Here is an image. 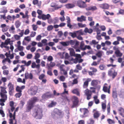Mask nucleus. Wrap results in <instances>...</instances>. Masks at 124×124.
I'll use <instances>...</instances> for the list:
<instances>
[{"label": "nucleus", "instance_id": "obj_1", "mask_svg": "<svg viewBox=\"0 0 124 124\" xmlns=\"http://www.w3.org/2000/svg\"><path fill=\"white\" fill-rule=\"evenodd\" d=\"M38 98L36 97H34L29 100L27 103L26 111L27 112L30 111L31 109L34 107V105L36 102L38 101Z\"/></svg>", "mask_w": 124, "mask_h": 124}, {"label": "nucleus", "instance_id": "obj_2", "mask_svg": "<svg viewBox=\"0 0 124 124\" xmlns=\"http://www.w3.org/2000/svg\"><path fill=\"white\" fill-rule=\"evenodd\" d=\"M43 111L41 108L39 107L35 108L33 111V116L35 117L38 116L39 119H41L42 116Z\"/></svg>", "mask_w": 124, "mask_h": 124}, {"label": "nucleus", "instance_id": "obj_3", "mask_svg": "<svg viewBox=\"0 0 124 124\" xmlns=\"http://www.w3.org/2000/svg\"><path fill=\"white\" fill-rule=\"evenodd\" d=\"M80 111L83 113V115H81L80 116L82 118L86 117L88 116L89 111L87 108H81L80 109Z\"/></svg>", "mask_w": 124, "mask_h": 124}, {"label": "nucleus", "instance_id": "obj_4", "mask_svg": "<svg viewBox=\"0 0 124 124\" xmlns=\"http://www.w3.org/2000/svg\"><path fill=\"white\" fill-rule=\"evenodd\" d=\"M38 90V87L34 86L31 87L30 89L28 90V92L29 94L31 95H34L36 94Z\"/></svg>", "mask_w": 124, "mask_h": 124}, {"label": "nucleus", "instance_id": "obj_5", "mask_svg": "<svg viewBox=\"0 0 124 124\" xmlns=\"http://www.w3.org/2000/svg\"><path fill=\"white\" fill-rule=\"evenodd\" d=\"M99 83H100L98 80H93L92 81L91 85L92 86L96 87V89L99 90L101 88V86L98 85Z\"/></svg>", "mask_w": 124, "mask_h": 124}, {"label": "nucleus", "instance_id": "obj_6", "mask_svg": "<svg viewBox=\"0 0 124 124\" xmlns=\"http://www.w3.org/2000/svg\"><path fill=\"white\" fill-rule=\"evenodd\" d=\"M78 102L79 100L78 98L75 96H73L72 105L71 106V108H73L76 107L78 105Z\"/></svg>", "mask_w": 124, "mask_h": 124}, {"label": "nucleus", "instance_id": "obj_7", "mask_svg": "<svg viewBox=\"0 0 124 124\" xmlns=\"http://www.w3.org/2000/svg\"><path fill=\"white\" fill-rule=\"evenodd\" d=\"M110 85H108L107 84L105 83L103 87V90L104 92L108 93L110 94Z\"/></svg>", "mask_w": 124, "mask_h": 124}, {"label": "nucleus", "instance_id": "obj_8", "mask_svg": "<svg viewBox=\"0 0 124 124\" xmlns=\"http://www.w3.org/2000/svg\"><path fill=\"white\" fill-rule=\"evenodd\" d=\"M84 93L85 95L87 96L86 99L87 100H89L91 98L92 94L91 91L86 89L84 91Z\"/></svg>", "mask_w": 124, "mask_h": 124}, {"label": "nucleus", "instance_id": "obj_9", "mask_svg": "<svg viewBox=\"0 0 124 124\" xmlns=\"http://www.w3.org/2000/svg\"><path fill=\"white\" fill-rule=\"evenodd\" d=\"M8 88L9 94L10 95H13V93L14 90V85L12 83L9 82L8 85Z\"/></svg>", "mask_w": 124, "mask_h": 124}, {"label": "nucleus", "instance_id": "obj_10", "mask_svg": "<svg viewBox=\"0 0 124 124\" xmlns=\"http://www.w3.org/2000/svg\"><path fill=\"white\" fill-rule=\"evenodd\" d=\"M77 4L78 6L81 8H84L86 6L85 2L81 0H79L78 1Z\"/></svg>", "mask_w": 124, "mask_h": 124}, {"label": "nucleus", "instance_id": "obj_11", "mask_svg": "<svg viewBox=\"0 0 124 124\" xmlns=\"http://www.w3.org/2000/svg\"><path fill=\"white\" fill-rule=\"evenodd\" d=\"M25 80L28 79H32L33 78V75L31 73H29L28 72H26L24 74Z\"/></svg>", "mask_w": 124, "mask_h": 124}, {"label": "nucleus", "instance_id": "obj_12", "mask_svg": "<svg viewBox=\"0 0 124 124\" xmlns=\"http://www.w3.org/2000/svg\"><path fill=\"white\" fill-rule=\"evenodd\" d=\"M91 79L90 78H87L86 79L83 84V88H86L87 87L89 84V82L91 81Z\"/></svg>", "mask_w": 124, "mask_h": 124}, {"label": "nucleus", "instance_id": "obj_13", "mask_svg": "<svg viewBox=\"0 0 124 124\" xmlns=\"http://www.w3.org/2000/svg\"><path fill=\"white\" fill-rule=\"evenodd\" d=\"M51 95L49 92H47L42 95V97L43 99H45L50 97Z\"/></svg>", "mask_w": 124, "mask_h": 124}, {"label": "nucleus", "instance_id": "obj_14", "mask_svg": "<svg viewBox=\"0 0 124 124\" xmlns=\"http://www.w3.org/2000/svg\"><path fill=\"white\" fill-rule=\"evenodd\" d=\"M112 91V97L114 98H116L117 96V93L116 88H113Z\"/></svg>", "mask_w": 124, "mask_h": 124}, {"label": "nucleus", "instance_id": "obj_15", "mask_svg": "<svg viewBox=\"0 0 124 124\" xmlns=\"http://www.w3.org/2000/svg\"><path fill=\"white\" fill-rule=\"evenodd\" d=\"M109 7V5L107 3H103L100 5V7L101 8L105 9H108Z\"/></svg>", "mask_w": 124, "mask_h": 124}, {"label": "nucleus", "instance_id": "obj_16", "mask_svg": "<svg viewBox=\"0 0 124 124\" xmlns=\"http://www.w3.org/2000/svg\"><path fill=\"white\" fill-rule=\"evenodd\" d=\"M77 20L78 21L80 22H82L83 21H85L86 20V17L82 15L80 17H78Z\"/></svg>", "mask_w": 124, "mask_h": 124}, {"label": "nucleus", "instance_id": "obj_17", "mask_svg": "<svg viewBox=\"0 0 124 124\" xmlns=\"http://www.w3.org/2000/svg\"><path fill=\"white\" fill-rule=\"evenodd\" d=\"M51 16L49 14H48L46 15L43 14L41 15L42 19L43 20H45L46 19H48Z\"/></svg>", "mask_w": 124, "mask_h": 124}, {"label": "nucleus", "instance_id": "obj_18", "mask_svg": "<svg viewBox=\"0 0 124 124\" xmlns=\"http://www.w3.org/2000/svg\"><path fill=\"white\" fill-rule=\"evenodd\" d=\"M25 86V85H23L21 87H20L19 86H17L16 88V91L19 92L21 93L22 90L24 89Z\"/></svg>", "mask_w": 124, "mask_h": 124}, {"label": "nucleus", "instance_id": "obj_19", "mask_svg": "<svg viewBox=\"0 0 124 124\" xmlns=\"http://www.w3.org/2000/svg\"><path fill=\"white\" fill-rule=\"evenodd\" d=\"M32 3L34 5H37L39 7H40L41 6V1L39 2L38 0H33Z\"/></svg>", "mask_w": 124, "mask_h": 124}, {"label": "nucleus", "instance_id": "obj_20", "mask_svg": "<svg viewBox=\"0 0 124 124\" xmlns=\"http://www.w3.org/2000/svg\"><path fill=\"white\" fill-rule=\"evenodd\" d=\"M57 5L55 3H52L51 4V7L54 8V9L55 10H57L61 8L62 7V5L57 6Z\"/></svg>", "mask_w": 124, "mask_h": 124}, {"label": "nucleus", "instance_id": "obj_21", "mask_svg": "<svg viewBox=\"0 0 124 124\" xmlns=\"http://www.w3.org/2000/svg\"><path fill=\"white\" fill-rule=\"evenodd\" d=\"M97 9V8L96 6H90L87 7L86 8V9L87 11L92 10L93 11Z\"/></svg>", "mask_w": 124, "mask_h": 124}, {"label": "nucleus", "instance_id": "obj_22", "mask_svg": "<svg viewBox=\"0 0 124 124\" xmlns=\"http://www.w3.org/2000/svg\"><path fill=\"white\" fill-rule=\"evenodd\" d=\"M72 93L76 94L78 96H80V94L79 89L78 88L74 89L72 91Z\"/></svg>", "mask_w": 124, "mask_h": 124}, {"label": "nucleus", "instance_id": "obj_23", "mask_svg": "<svg viewBox=\"0 0 124 124\" xmlns=\"http://www.w3.org/2000/svg\"><path fill=\"white\" fill-rule=\"evenodd\" d=\"M21 63L24 64L25 66H28L31 64V61L30 60L29 61L27 62H26V61L25 60H23L21 61Z\"/></svg>", "mask_w": 124, "mask_h": 124}, {"label": "nucleus", "instance_id": "obj_24", "mask_svg": "<svg viewBox=\"0 0 124 124\" xmlns=\"http://www.w3.org/2000/svg\"><path fill=\"white\" fill-rule=\"evenodd\" d=\"M14 102L13 101H11L9 102V105L11 107V111L12 112L15 109V107L14 106Z\"/></svg>", "mask_w": 124, "mask_h": 124}, {"label": "nucleus", "instance_id": "obj_25", "mask_svg": "<svg viewBox=\"0 0 124 124\" xmlns=\"http://www.w3.org/2000/svg\"><path fill=\"white\" fill-rule=\"evenodd\" d=\"M31 67L32 68H36L39 69L40 68V65L39 64H38L36 65L35 62H33L32 63Z\"/></svg>", "mask_w": 124, "mask_h": 124}, {"label": "nucleus", "instance_id": "obj_26", "mask_svg": "<svg viewBox=\"0 0 124 124\" xmlns=\"http://www.w3.org/2000/svg\"><path fill=\"white\" fill-rule=\"evenodd\" d=\"M118 111L120 115L123 117H124V109L122 108H120L118 109Z\"/></svg>", "mask_w": 124, "mask_h": 124}, {"label": "nucleus", "instance_id": "obj_27", "mask_svg": "<svg viewBox=\"0 0 124 124\" xmlns=\"http://www.w3.org/2000/svg\"><path fill=\"white\" fill-rule=\"evenodd\" d=\"M65 6L66 8L70 9L73 8L75 6L74 4L68 3L65 5Z\"/></svg>", "mask_w": 124, "mask_h": 124}, {"label": "nucleus", "instance_id": "obj_28", "mask_svg": "<svg viewBox=\"0 0 124 124\" xmlns=\"http://www.w3.org/2000/svg\"><path fill=\"white\" fill-rule=\"evenodd\" d=\"M67 26L70 28L71 29L72 28V25L71 24L70 22V19L69 17H68L67 19Z\"/></svg>", "mask_w": 124, "mask_h": 124}, {"label": "nucleus", "instance_id": "obj_29", "mask_svg": "<svg viewBox=\"0 0 124 124\" xmlns=\"http://www.w3.org/2000/svg\"><path fill=\"white\" fill-rule=\"evenodd\" d=\"M115 54L116 55L117 57H121L123 55L122 53L121 52L120 50L117 51H115Z\"/></svg>", "mask_w": 124, "mask_h": 124}, {"label": "nucleus", "instance_id": "obj_30", "mask_svg": "<svg viewBox=\"0 0 124 124\" xmlns=\"http://www.w3.org/2000/svg\"><path fill=\"white\" fill-rule=\"evenodd\" d=\"M100 116L99 112L97 111L94 113L93 114V117L95 118H97L99 117Z\"/></svg>", "mask_w": 124, "mask_h": 124}, {"label": "nucleus", "instance_id": "obj_31", "mask_svg": "<svg viewBox=\"0 0 124 124\" xmlns=\"http://www.w3.org/2000/svg\"><path fill=\"white\" fill-rule=\"evenodd\" d=\"M21 23L19 20H17L15 22V24L16 27L17 28L20 26Z\"/></svg>", "mask_w": 124, "mask_h": 124}, {"label": "nucleus", "instance_id": "obj_32", "mask_svg": "<svg viewBox=\"0 0 124 124\" xmlns=\"http://www.w3.org/2000/svg\"><path fill=\"white\" fill-rule=\"evenodd\" d=\"M102 51H98L96 54V55L98 58H101L102 55Z\"/></svg>", "mask_w": 124, "mask_h": 124}, {"label": "nucleus", "instance_id": "obj_33", "mask_svg": "<svg viewBox=\"0 0 124 124\" xmlns=\"http://www.w3.org/2000/svg\"><path fill=\"white\" fill-rule=\"evenodd\" d=\"M24 78L23 79V80L22 81V79L20 78H18L17 79V82L19 83H22L24 84H25L26 81Z\"/></svg>", "mask_w": 124, "mask_h": 124}, {"label": "nucleus", "instance_id": "obj_34", "mask_svg": "<svg viewBox=\"0 0 124 124\" xmlns=\"http://www.w3.org/2000/svg\"><path fill=\"white\" fill-rule=\"evenodd\" d=\"M84 31L85 33H91L92 32L93 30L92 29H89L87 28H85V29Z\"/></svg>", "mask_w": 124, "mask_h": 124}, {"label": "nucleus", "instance_id": "obj_35", "mask_svg": "<svg viewBox=\"0 0 124 124\" xmlns=\"http://www.w3.org/2000/svg\"><path fill=\"white\" fill-rule=\"evenodd\" d=\"M93 98L95 101V103L98 104L100 103V101L99 99H98V97L97 96H95L93 97Z\"/></svg>", "mask_w": 124, "mask_h": 124}, {"label": "nucleus", "instance_id": "obj_36", "mask_svg": "<svg viewBox=\"0 0 124 124\" xmlns=\"http://www.w3.org/2000/svg\"><path fill=\"white\" fill-rule=\"evenodd\" d=\"M0 95L1 97L2 98L7 100V94H4L2 93H0Z\"/></svg>", "mask_w": 124, "mask_h": 124}, {"label": "nucleus", "instance_id": "obj_37", "mask_svg": "<svg viewBox=\"0 0 124 124\" xmlns=\"http://www.w3.org/2000/svg\"><path fill=\"white\" fill-rule=\"evenodd\" d=\"M0 88L1 89V92L0 93H2L4 94L7 93V92L6 90V88H5L4 87L2 86H1Z\"/></svg>", "mask_w": 124, "mask_h": 124}, {"label": "nucleus", "instance_id": "obj_38", "mask_svg": "<svg viewBox=\"0 0 124 124\" xmlns=\"http://www.w3.org/2000/svg\"><path fill=\"white\" fill-rule=\"evenodd\" d=\"M6 61H7L9 63H10L11 62V61L9 58H6L2 61V63L3 65L5 64V63Z\"/></svg>", "mask_w": 124, "mask_h": 124}, {"label": "nucleus", "instance_id": "obj_39", "mask_svg": "<svg viewBox=\"0 0 124 124\" xmlns=\"http://www.w3.org/2000/svg\"><path fill=\"white\" fill-rule=\"evenodd\" d=\"M69 34L70 36L73 38L76 37L77 36L76 33L75 32H70Z\"/></svg>", "mask_w": 124, "mask_h": 124}, {"label": "nucleus", "instance_id": "obj_40", "mask_svg": "<svg viewBox=\"0 0 124 124\" xmlns=\"http://www.w3.org/2000/svg\"><path fill=\"white\" fill-rule=\"evenodd\" d=\"M100 61V60L98 61L97 62L96 61H93L92 63L91 64V65L92 66H96L99 64Z\"/></svg>", "mask_w": 124, "mask_h": 124}, {"label": "nucleus", "instance_id": "obj_41", "mask_svg": "<svg viewBox=\"0 0 124 124\" xmlns=\"http://www.w3.org/2000/svg\"><path fill=\"white\" fill-rule=\"evenodd\" d=\"M117 72L114 70L113 73L110 76L112 77L113 78H114L115 77L117 76Z\"/></svg>", "mask_w": 124, "mask_h": 124}, {"label": "nucleus", "instance_id": "obj_42", "mask_svg": "<svg viewBox=\"0 0 124 124\" xmlns=\"http://www.w3.org/2000/svg\"><path fill=\"white\" fill-rule=\"evenodd\" d=\"M55 113L58 116H60L62 115V112L60 110L56 109L55 111Z\"/></svg>", "mask_w": 124, "mask_h": 124}, {"label": "nucleus", "instance_id": "obj_43", "mask_svg": "<svg viewBox=\"0 0 124 124\" xmlns=\"http://www.w3.org/2000/svg\"><path fill=\"white\" fill-rule=\"evenodd\" d=\"M78 77H77L76 78H75L73 80V82L72 83V85H74L77 84L78 83Z\"/></svg>", "mask_w": 124, "mask_h": 124}, {"label": "nucleus", "instance_id": "obj_44", "mask_svg": "<svg viewBox=\"0 0 124 124\" xmlns=\"http://www.w3.org/2000/svg\"><path fill=\"white\" fill-rule=\"evenodd\" d=\"M107 121L109 124H114L115 123L114 121L110 119H107Z\"/></svg>", "mask_w": 124, "mask_h": 124}, {"label": "nucleus", "instance_id": "obj_45", "mask_svg": "<svg viewBox=\"0 0 124 124\" xmlns=\"http://www.w3.org/2000/svg\"><path fill=\"white\" fill-rule=\"evenodd\" d=\"M84 43L83 41H82L81 42L80 44V49L83 50H84Z\"/></svg>", "mask_w": 124, "mask_h": 124}, {"label": "nucleus", "instance_id": "obj_46", "mask_svg": "<svg viewBox=\"0 0 124 124\" xmlns=\"http://www.w3.org/2000/svg\"><path fill=\"white\" fill-rule=\"evenodd\" d=\"M78 24L80 28H83L85 27L86 26V25L85 24H83L82 23H78Z\"/></svg>", "mask_w": 124, "mask_h": 124}, {"label": "nucleus", "instance_id": "obj_47", "mask_svg": "<svg viewBox=\"0 0 124 124\" xmlns=\"http://www.w3.org/2000/svg\"><path fill=\"white\" fill-rule=\"evenodd\" d=\"M105 66L104 64H101L99 66V68L101 70H105Z\"/></svg>", "mask_w": 124, "mask_h": 124}, {"label": "nucleus", "instance_id": "obj_48", "mask_svg": "<svg viewBox=\"0 0 124 124\" xmlns=\"http://www.w3.org/2000/svg\"><path fill=\"white\" fill-rule=\"evenodd\" d=\"M56 104V102H54L53 101H52L51 103L48 105V106L49 107H52L54 106Z\"/></svg>", "mask_w": 124, "mask_h": 124}, {"label": "nucleus", "instance_id": "obj_49", "mask_svg": "<svg viewBox=\"0 0 124 124\" xmlns=\"http://www.w3.org/2000/svg\"><path fill=\"white\" fill-rule=\"evenodd\" d=\"M54 28L53 26L51 25L48 26L47 27V30L49 31H51Z\"/></svg>", "mask_w": 124, "mask_h": 124}, {"label": "nucleus", "instance_id": "obj_50", "mask_svg": "<svg viewBox=\"0 0 124 124\" xmlns=\"http://www.w3.org/2000/svg\"><path fill=\"white\" fill-rule=\"evenodd\" d=\"M74 45L73 46V48H78L79 47V42L78 41H76V42H75Z\"/></svg>", "mask_w": 124, "mask_h": 124}, {"label": "nucleus", "instance_id": "obj_51", "mask_svg": "<svg viewBox=\"0 0 124 124\" xmlns=\"http://www.w3.org/2000/svg\"><path fill=\"white\" fill-rule=\"evenodd\" d=\"M94 123V120L92 118L89 119L88 121V124H93Z\"/></svg>", "mask_w": 124, "mask_h": 124}, {"label": "nucleus", "instance_id": "obj_52", "mask_svg": "<svg viewBox=\"0 0 124 124\" xmlns=\"http://www.w3.org/2000/svg\"><path fill=\"white\" fill-rule=\"evenodd\" d=\"M14 37L15 39L17 40H19L20 39L21 36L17 34L14 35Z\"/></svg>", "mask_w": 124, "mask_h": 124}, {"label": "nucleus", "instance_id": "obj_53", "mask_svg": "<svg viewBox=\"0 0 124 124\" xmlns=\"http://www.w3.org/2000/svg\"><path fill=\"white\" fill-rule=\"evenodd\" d=\"M24 47L20 46H17V48L18 50L20 51H23L24 49Z\"/></svg>", "mask_w": 124, "mask_h": 124}, {"label": "nucleus", "instance_id": "obj_54", "mask_svg": "<svg viewBox=\"0 0 124 124\" xmlns=\"http://www.w3.org/2000/svg\"><path fill=\"white\" fill-rule=\"evenodd\" d=\"M107 111L108 115H109L110 113V106L109 104H108V107L107 108Z\"/></svg>", "mask_w": 124, "mask_h": 124}, {"label": "nucleus", "instance_id": "obj_55", "mask_svg": "<svg viewBox=\"0 0 124 124\" xmlns=\"http://www.w3.org/2000/svg\"><path fill=\"white\" fill-rule=\"evenodd\" d=\"M76 69L79 70H81L82 69V67L79 64H78L76 65Z\"/></svg>", "mask_w": 124, "mask_h": 124}, {"label": "nucleus", "instance_id": "obj_56", "mask_svg": "<svg viewBox=\"0 0 124 124\" xmlns=\"http://www.w3.org/2000/svg\"><path fill=\"white\" fill-rule=\"evenodd\" d=\"M70 54L71 56H75V54L73 50H72L70 51Z\"/></svg>", "mask_w": 124, "mask_h": 124}, {"label": "nucleus", "instance_id": "obj_57", "mask_svg": "<svg viewBox=\"0 0 124 124\" xmlns=\"http://www.w3.org/2000/svg\"><path fill=\"white\" fill-rule=\"evenodd\" d=\"M45 75L43 74H42L40 75L39 77V78L40 80H42L45 77Z\"/></svg>", "mask_w": 124, "mask_h": 124}, {"label": "nucleus", "instance_id": "obj_58", "mask_svg": "<svg viewBox=\"0 0 124 124\" xmlns=\"http://www.w3.org/2000/svg\"><path fill=\"white\" fill-rule=\"evenodd\" d=\"M40 56V55L39 53H36L35 54V55L34 56V59H37L39 58Z\"/></svg>", "mask_w": 124, "mask_h": 124}, {"label": "nucleus", "instance_id": "obj_59", "mask_svg": "<svg viewBox=\"0 0 124 124\" xmlns=\"http://www.w3.org/2000/svg\"><path fill=\"white\" fill-rule=\"evenodd\" d=\"M90 69L92 70V71L93 73H94V72H96L97 71V70L96 69L93 67H90Z\"/></svg>", "mask_w": 124, "mask_h": 124}, {"label": "nucleus", "instance_id": "obj_60", "mask_svg": "<svg viewBox=\"0 0 124 124\" xmlns=\"http://www.w3.org/2000/svg\"><path fill=\"white\" fill-rule=\"evenodd\" d=\"M6 45L5 44V43H4L3 42H2L1 43V44L0 45V47L2 48L3 47H7V48L8 49H9V47H7L6 46H5Z\"/></svg>", "mask_w": 124, "mask_h": 124}, {"label": "nucleus", "instance_id": "obj_61", "mask_svg": "<svg viewBox=\"0 0 124 124\" xmlns=\"http://www.w3.org/2000/svg\"><path fill=\"white\" fill-rule=\"evenodd\" d=\"M61 44L64 46H68L69 45L68 43H66L64 42H60Z\"/></svg>", "mask_w": 124, "mask_h": 124}, {"label": "nucleus", "instance_id": "obj_62", "mask_svg": "<svg viewBox=\"0 0 124 124\" xmlns=\"http://www.w3.org/2000/svg\"><path fill=\"white\" fill-rule=\"evenodd\" d=\"M9 27L8 26H6L5 27L3 28L2 29V31L3 32H5L7 31L8 30Z\"/></svg>", "mask_w": 124, "mask_h": 124}, {"label": "nucleus", "instance_id": "obj_63", "mask_svg": "<svg viewBox=\"0 0 124 124\" xmlns=\"http://www.w3.org/2000/svg\"><path fill=\"white\" fill-rule=\"evenodd\" d=\"M22 94L21 93L19 92L18 93L16 94L15 95L16 97L17 98H19L21 96Z\"/></svg>", "mask_w": 124, "mask_h": 124}, {"label": "nucleus", "instance_id": "obj_64", "mask_svg": "<svg viewBox=\"0 0 124 124\" xmlns=\"http://www.w3.org/2000/svg\"><path fill=\"white\" fill-rule=\"evenodd\" d=\"M118 13L122 15H124V9H120Z\"/></svg>", "mask_w": 124, "mask_h": 124}]
</instances>
